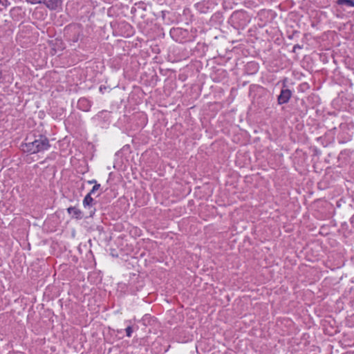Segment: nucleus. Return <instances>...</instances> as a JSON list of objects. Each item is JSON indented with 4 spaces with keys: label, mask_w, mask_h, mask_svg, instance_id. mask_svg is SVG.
Here are the masks:
<instances>
[{
    "label": "nucleus",
    "mask_w": 354,
    "mask_h": 354,
    "mask_svg": "<svg viewBox=\"0 0 354 354\" xmlns=\"http://www.w3.org/2000/svg\"><path fill=\"white\" fill-rule=\"evenodd\" d=\"M50 145L48 139L42 135H39L33 140L30 137L26 138V142L21 145V149L24 153L34 154L48 150Z\"/></svg>",
    "instance_id": "f257e3e1"
},
{
    "label": "nucleus",
    "mask_w": 354,
    "mask_h": 354,
    "mask_svg": "<svg viewBox=\"0 0 354 354\" xmlns=\"http://www.w3.org/2000/svg\"><path fill=\"white\" fill-rule=\"evenodd\" d=\"M292 92L290 89L287 88L285 85H283L280 95L278 96V103L279 104H283L287 103L290 98L291 97Z\"/></svg>",
    "instance_id": "f03ea898"
},
{
    "label": "nucleus",
    "mask_w": 354,
    "mask_h": 354,
    "mask_svg": "<svg viewBox=\"0 0 354 354\" xmlns=\"http://www.w3.org/2000/svg\"><path fill=\"white\" fill-rule=\"evenodd\" d=\"M67 212L72 216L73 218L76 219H82L83 218V214L80 209L75 207H70L67 209Z\"/></svg>",
    "instance_id": "7ed1b4c3"
},
{
    "label": "nucleus",
    "mask_w": 354,
    "mask_h": 354,
    "mask_svg": "<svg viewBox=\"0 0 354 354\" xmlns=\"http://www.w3.org/2000/svg\"><path fill=\"white\" fill-rule=\"evenodd\" d=\"M41 3H44L50 10H56L59 5V0H41Z\"/></svg>",
    "instance_id": "20e7f679"
},
{
    "label": "nucleus",
    "mask_w": 354,
    "mask_h": 354,
    "mask_svg": "<svg viewBox=\"0 0 354 354\" xmlns=\"http://www.w3.org/2000/svg\"><path fill=\"white\" fill-rule=\"evenodd\" d=\"M93 205V198L89 193L84 197L83 200V205L85 208L91 209Z\"/></svg>",
    "instance_id": "39448f33"
},
{
    "label": "nucleus",
    "mask_w": 354,
    "mask_h": 354,
    "mask_svg": "<svg viewBox=\"0 0 354 354\" xmlns=\"http://www.w3.org/2000/svg\"><path fill=\"white\" fill-rule=\"evenodd\" d=\"M339 5H345L347 7H354V1L353 0H337Z\"/></svg>",
    "instance_id": "423d86ee"
},
{
    "label": "nucleus",
    "mask_w": 354,
    "mask_h": 354,
    "mask_svg": "<svg viewBox=\"0 0 354 354\" xmlns=\"http://www.w3.org/2000/svg\"><path fill=\"white\" fill-rule=\"evenodd\" d=\"M126 333H127V337H131V334L133 333V328L131 326H129L127 327L126 328Z\"/></svg>",
    "instance_id": "0eeeda50"
},
{
    "label": "nucleus",
    "mask_w": 354,
    "mask_h": 354,
    "mask_svg": "<svg viewBox=\"0 0 354 354\" xmlns=\"http://www.w3.org/2000/svg\"><path fill=\"white\" fill-rule=\"evenodd\" d=\"M100 184H95V185L93 187V188L91 190V192H89V194H92L95 193V192L98 190L100 189Z\"/></svg>",
    "instance_id": "6e6552de"
},
{
    "label": "nucleus",
    "mask_w": 354,
    "mask_h": 354,
    "mask_svg": "<svg viewBox=\"0 0 354 354\" xmlns=\"http://www.w3.org/2000/svg\"><path fill=\"white\" fill-rule=\"evenodd\" d=\"M26 1L31 4L41 3V0H26Z\"/></svg>",
    "instance_id": "1a4fd4ad"
},
{
    "label": "nucleus",
    "mask_w": 354,
    "mask_h": 354,
    "mask_svg": "<svg viewBox=\"0 0 354 354\" xmlns=\"http://www.w3.org/2000/svg\"><path fill=\"white\" fill-rule=\"evenodd\" d=\"M297 48L300 49V48H301V46H299V44L295 45L294 47H293V51L295 52L296 50V49H297Z\"/></svg>",
    "instance_id": "9d476101"
},
{
    "label": "nucleus",
    "mask_w": 354,
    "mask_h": 354,
    "mask_svg": "<svg viewBox=\"0 0 354 354\" xmlns=\"http://www.w3.org/2000/svg\"><path fill=\"white\" fill-rule=\"evenodd\" d=\"M94 212H95V209H91V210L90 211V212H89V213H90V216H93V214H94Z\"/></svg>",
    "instance_id": "9b49d317"
},
{
    "label": "nucleus",
    "mask_w": 354,
    "mask_h": 354,
    "mask_svg": "<svg viewBox=\"0 0 354 354\" xmlns=\"http://www.w3.org/2000/svg\"><path fill=\"white\" fill-rule=\"evenodd\" d=\"M88 183H90V184H92V183L97 184V183H96V181H95V180H89V181H88Z\"/></svg>",
    "instance_id": "f8f14e48"
},
{
    "label": "nucleus",
    "mask_w": 354,
    "mask_h": 354,
    "mask_svg": "<svg viewBox=\"0 0 354 354\" xmlns=\"http://www.w3.org/2000/svg\"><path fill=\"white\" fill-rule=\"evenodd\" d=\"M2 77V72H1V70L0 69V79Z\"/></svg>",
    "instance_id": "ddd939ff"
}]
</instances>
